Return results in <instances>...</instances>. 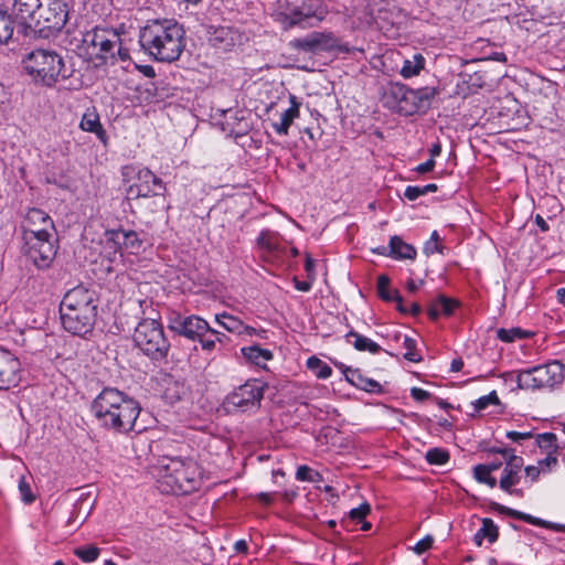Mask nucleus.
Instances as JSON below:
<instances>
[{"label":"nucleus","instance_id":"nucleus-59","mask_svg":"<svg viewBox=\"0 0 565 565\" xmlns=\"http://www.w3.org/2000/svg\"><path fill=\"white\" fill-rule=\"evenodd\" d=\"M393 301L396 302V309L402 313H408V309L403 305V297L399 295L398 290L394 289V298Z\"/></svg>","mask_w":565,"mask_h":565},{"label":"nucleus","instance_id":"nucleus-35","mask_svg":"<svg viewBox=\"0 0 565 565\" xmlns=\"http://www.w3.org/2000/svg\"><path fill=\"white\" fill-rule=\"evenodd\" d=\"M99 553L100 550L95 545H84L74 550V554L85 563L96 561Z\"/></svg>","mask_w":565,"mask_h":565},{"label":"nucleus","instance_id":"nucleus-49","mask_svg":"<svg viewBox=\"0 0 565 565\" xmlns=\"http://www.w3.org/2000/svg\"><path fill=\"white\" fill-rule=\"evenodd\" d=\"M19 490L21 492L22 500L25 503H31L34 501V495L32 494L31 488L24 478H21V480L19 482Z\"/></svg>","mask_w":565,"mask_h":565},{"label":"nucleus","instance_id":"nucleus-40","mask_svg":"<svg viewBox=\"0 0 565 565\" xmlns=\"http://www.w3.org/2000/svg\"><path fill=\"white\" fill-rule=\"evenodd\" d=\"M440 237L437 231H434L430 235V239L424 245V253L429 256L434 253H444V246L439 244Z\"/></svg>","mask_w":565,"mask_h":565},{"label":"nucleus","instance_id":"nucleus-41","mask_svg":"<svg viewBox=\"0 0 565 565\" xmlns=\"http://www.w3.org/2000/svg\"><path fill=\"white\" fill-rule=\"evenodd\" d=\"M404 348L406 349V353L404 354V358L411 362H419L422 360V356L416 352V341L408 335L404 337Z\"/></svg>","mask_w":565,"mask_h":565},{"label":"nucleus","instance_id":"nucleus-18","mask_svg":"<svg viewBox=\"0 0 565 565\" xmlns=\"http://www.w3.org/2000/svg\"><path fill=\"white\" fill-rule=\"evenodd\" d=\"M338 45L337 38L332 33L312 32L305 38L295 39L291 46L305 52L317 53L331 51Z\"/></svg>","mask_w":565,"mask_h":565},{"label":"nucleus","instance_id":"nucleus-29","mask_svg":"<svg viewBox=\"0 0 565 565\" xmlns=\"http://www.w3.org/2000/svg\"><path fill=\"white\" fill-rule=\"evenodd\" d=\"M14 30L17 26L12 8L9 13L8 10L0 7V43H8L12 39Z\"/></svg>","mask_w":565,"mask_h":565},{"label":"nucleus","instance_id":"nucleus-56","mask_svg":"<svg viewBox=\"0 0 565 565\" xmlns=\"http://www.w3.org/2000/svg\"><path fill=\"white\" fill-rule=\"evenodd\" d=\"M434 168H435V160L428 159L426 162L418 164L415 168V171L420 174H424V173L430 172Z\"/></svg>","mask_w":565,"mask_h":565},{"label":"nucleus","instance_id":"nucleus-26","mask_svg":"<svg viewBox=\"0 0 565 565\" xmlns=\"http://www.w3.org/2000/svg\"><path fill=\"white\" fill-rule=\"evenodd\" d=\"M390 257L395 259H415L416 249L411 244L405 243L399 236L394 235L390 238Z\"/></svg>","mask_w":565,"mask_h":565},{"label":"nucleus","instance_id":"nucleus-15","mask_svg":"<svg viewBox=\"0 0 565 565\" xmlns=\"http://www.w3.org/2000/svg\"><path fill=\"white\" fill-rule=\"evenodd\" d=\"M168 327L177 334L191 341H196L204 333L210 331V324L199 316H182L179 312H172L168 318Z\"/></svg>","mask_w":565,"mask_h":565},{"label":"nucleus","instance_id":"nucleus-53","mask_svg":"<svg viewBox=\"0 0 565 565\" xmlns=\"http://www.w3.org/2000/svg\"><path fill=\"white\" fill-rule=\"evenodd\" d=\"M502 458L504 462H514V460H523L521 456L515 454V449L510 447H502Z\"/></svg>","mask_w":565,"mask_h":565},{"label":"nucleus","instance_id":"nucleus-31","mask_svg":"<svg viewBox=\"0 0 565 565\" xmlns=\"http://www.w3.org/2000/svg\"><path fill=\"white\" fill-rule=\"evenodd\" d=\"M215 321L232 333L242 334V330H245V324L242 320L226 312L215 315Z\"/></svg>","mask_w":565,"mask_h":565},{"label":"nucleus","instance_id":"nucleus-58","mask_svg":"<svg viewBox=\"0 0 565 565\" xmlns=\"http://www.w3.org/2000/svg\"><path fill=\"white\" fill-rule=\"evenodd\" d=\"M525 475L531 479V481H536L540 477L541 470L536 466H527L525 467Z\"/></svg>","mask_w":565,"mask_h":565},{"label":"nucleus","instance_id":"nucleus-60","mask_svg":"<svg viewBox=\"0 0 565 565\" xmlns=\"http://www.w3.org/2000/svg\"><path fill=\"white\" fill-rule=\"evenodd\" d=\"M423 285H424V280L423 279H420L418 282H416L415 280L411 279V280L407 281L406 288H407V290L409 292H416L418 290V288L420 286H423Z\"/></svg>","mask_w":565,"mask_h":565},{"label":"nucleus","instance_id":"nucleus-55","mask_svg":"<svg viewBox=\"0 0 565 565\" xmlns=\"http://www.w3.org/2000/svg\"><path fill=\"white\" fill-rule=\"evenodd\" d=\"M305 270L307 273L308 279L315 280V278H316L315 260L309 255H307V257H306Z\"/></svg>","mask_w":565,"mask_h":565},{"label":"nucleus","instance_id":"nucleus-51","mask_svg":"<svg viewBox=\"0 0 565 565\" xmlns=\"http://www.w3.org/2000/svg\"><path fill=\"white\" fill-rule=\"evenodd\" d=\"M491 475V471L486 467V465H477L473 467V477L475 479L481 483L483 480Z\"/></svg>","mask_w":565,"mask_h":565},{"label":"nucleus","instance_id":"nucleus-20","mask_svg":"<svg viewBox=\"0 0 565 565\" xmlns=\"http://www.w3.org/2000/svg\"><path fill=\"white\" fill-rule=\"evenodd\" d=\"M22 234H28L29 231H54V223L50 215L40 209H30L21 223Z\"/></svg>","mask_w":565,"mask_h":565},{"label":"nucleus","instance_id":"nucleus-9","mask_svg":"<svg viewBox=\"0 0 565 565\" xmlns=\"http://www.w3.org/2000/svg\"><path fill=\"white\" fill-rule=\"evenodd\" d=\"M134 342L151 360L163 359L170 348L163 328L156 319L140 321L134 332Z\"/></svg>","mask_w":565,"mask_h":565},{"label":"nucleus","instance_id":"nucleus-6","mask_svg":"<svg viewBox=\"0 0 565 565\" xmlns=\"http://www.w3.org/2000/svg\"><path fill=\"white\" fill-rule=\"evenodd\" d=\"M437 94L436 87L413 89L402 83H391L385 88L384 99L391 109L404 116H411L418 111H426Z\"/></svg>","mask_w":565,"mask_h":565},{"label":"nucleus","instance_id":"nucleus-12","mask_svg":"<svg viewBox=\"0 0 565 565\" xmlns=\"http://www.w3.org/2000/svg\"><path fill=\"white\" fill-rule=\"evenodd\" d=\"M266 387L259 380H248L225 397L224 406L228 412L256 411L260 407Z\"/></svg>","mask_w":565,"mask_h":565},{"label":"nucleus","instance_id":"nucleus-22","mask_svg":"<svg viewBox=\"0 0 565 565\" xmlns=\"http://www.w3.org/2000/svg\"><path fill=\"white\" fill-rule=\"evenodd\" d=\"M458 306L459 302L456 299L449 298L441 294L429 303L427 313L429 319L435 321L439 318L440 315L446 317L451 316Z\"/></svg>","mask_w":565,"mask_h":565},{"label":"nucleus","instance_id":"nucleus-61","mask_svg":"<svg viewBox=\"0 0 565 565\" xmlns=\"http://www.w3.org/2000/svg\"><path fill=\"white\" fill-rule=\"evenodd\" d=\"M234 550L237 552V553H247L248 551V546H247V543L245 540H239V541H236L235 544H234Z\"/></svg>","mask_w":565,"mask_h":565},{"label":"nucleus","instance_id":"nucleus-21","mask_svg":"<svg viewBox=\"0 0 565 565\" xmlns=\"http://www.w3.org/2000/svg\"><path fill=\"white\" fill-rule=\"evenodd\" d=\"M343 373L345 380L360 390L369 393H380L382 391V386L377 381L364 376L358 369L345 367Z\"/></svg>","mask_w":565,"mask_h":565},{"label":"nucleus","instance_id":"nucleus-33","mask_svg":"<svg viewBox=\"0 0 565 565\" xmlns=\"http://www.w3.org/2000/svg\"><path fill=\"white\" fill-rule=\"evenodd\" d=\"M307 367L310 370L318 379H328L332 374V369L322 362L317 356H310L307 360Z\"/></svg>","mask_w":565,"mask_h":565},{"label":"nucleus","instance_id":"nucleus-45","mask_svg":"<svg viewBox=\"0 0 565 565\" xmlns=\"http://www.w3.org/2000/svg\"><path fill=\"white\" fill-rule=\"evenodd\" d=\"M92 508H93V501L89 499V497L84 495V494L81 495V498L78 499V501L75 504V510H77V515L75 519H77L79 516L82 509H84L85 513L81 520V522L83 523L86 520L87 515L89 514Z\"/></svg>","mask_w":565,"mask_h":565},{"label":"nucleus","instance_id":"nucleus-44","mask_svg":"<svg viewBox=\"0 0 565 565\" xmlns=\"http://www.w3.org/2000/svg\"><path fill=\"white\" fill-rule=\"evenodd\" d=\"M122 247V249L130 250L131 253H136L141 248V241L135 231L127 232L125 245Z\"/></svg>","mask_w":565,"mask_h":565},{"label":"nucleus","instance_id":"nucleus-48","mask_svg":"<svg viewBox=\"0 0 565 565\" xmlns=\"http://www.w3.org/2000/svg\"><path fill=\"white\" fill-rule=\"evenodd\" d=\"M434 543V539L430 535L425 536L420 541H418L415 546L413 547L414 552L418 555L425 553L428 551Z\"/></svg>","mask_w":565,"mask_h":565},{"label":"nucleus","instance_id":"nucleus-10","mask_svg":"<svg viewBox=\"0 0 565 565\" xmlns=\"http://www.w3.org/2000/svg\"><path fill=\"white\" fill-rule=\"evenodd\" d=\"M23 253L38 267L47 268L56 256L52 231H29L22 234Z\"/></svg>","mask_w":565,"mask_h":565},{"label":"nucleus","instance_id":"nucleus-1","mask_svg":"<svg viewBox=\"0 0 565 565\" xmlns=\"http://www.w3.org/2000/svg\"><path fill=\"white\" fill-rule=\"evenodd\" d=\"M140 411L136 399L115 387H105L90 404L97 425L114 434L141 431L143 427H137Z\"/></svg>","mask_w":565,"mask_h":565},{"label":"nucleus","instance_id":"nucleus-57","mask_svg":"<svg viewBox=\"0 0 565 565\" xmlns=\"http://www.w3.org/2000/svg\"><path fill=\"white\" fill-rule=\"evenodd\" d=\"M312 281L313 280H308V281H305V280H298L296 277L294 278V282H295V288L297 290H300V291H303V292H307L311 289L312 287Z\"/></svg>","mask_w":565,"mask_h":565},{"label":"nucleus","instance_id":"nucleus-38","mask_svg":"<svg viewBox=\"0 0 565 565\" xmlns=\"http://www.w3.org/2000/svg\"><path fill=\"white\" fill-rule=\"evenodd\" d=\"M127 232L128 231H125L122 228L108 230L105 232V237L108 243H113L115 249H122Z\"/></svg>","mask_w":565,"mask_h":565},{"label":"nucleus","instance_id":"nucleus-39","mask_svg":"<svg viewBox=\"0 0 565 565\" xmlns=\"http://www.w3.org/2000/svg\"><path fill=\"white\" fill-rule=\"evenodd\" d=\"M296 479L299 481L318 482L321 476L318 471L312 470L308 466H300L297 469Z\"/></svg>","mask_w":565,"mask_h":565},{"label":"nucleus","instance_id":"nucleus-54","mask_svg":"<svg viewBox=\"0 0 565 565\" xmlns=\"http://www.w3.org/2000/svg\"><path fill=\"white\" fill-rule=\"evenodd\" d=\"M411 396L417 401V402H423V401H426L428 399L431 395L429 392L423 390V388H419V387H413L411 390Z\"/></svg>","mask_w":565,"mask_h":565},{"label":"nucleus","instance_id":"nucleus-36","mask_svg":"<svg viewBox=\"0 0 565 565\" xmlns=\"http://www.w3.org/2000/svg\"><path fill=\"white\" fill-rule=\"evenodd\" d=\"M425 458L430 465L441 466L447 463L450 457L448 451L445 449L431 448L426 452Z\"/></svg>","mask_w":565,"mask_h":565},{"label":"nucleus","instance_id":"nucleus-8","mask_svg":"<svg viewBox=\"0 0 565 565\" xmlns=\"http://www.w3.org/2000/svg\"><path fill=\"white\" fill-rule=\"evenodd\" d=\"M565 379V365L559 361H551L516 374V386L519 390H543L554 388Z\"/></svg>","mask_w":565,"mask_h":565},{"label":"nucleus","instance_id":"nucleus-37","mask_svg":"<svg viewBox=\"0 0 565 565\" xmlns=\"http://www.w3.org/2000/svg\"><path fill=\"white\" fill-rule=\"evenodd\" d=\"M390 278L386 275H380L377 277V294L384 301L391 302L394 298V290L390 289Z\"/></svg>","mask_w":565,"mask_h":565},{"label":"nucleus","instance_id":"nucleus-7","mask_svg":"<svg viewBox=\"0 0 565 565\" xmlns=\"http://www.w3.org/2000/svg\"><path fill=\"white\" fill-rule=\"evenodd\" d=\"M23 67L38 83L46 86L55 84L60 77L67 78L63 58L50 50H34L23 58Z\"/></svg>","mask_w":565,"mask_h":565},{"label":"nucleus","instance_id":"nucleus-62","mask_svg":"<svg viewBox=\"0 0 565 565\" xmlns=\"http://www.w3.org/2000/svg\"><path fill=\"white\" fill-rule=\"evenodd\" d=\"M8 100H9V94L6 89V87L2 84H0V110L7 104Z\"/></svg>","mask_w":565,"mask_h":565},{"label":"nucleus","instance_id":"nucleus-2","mask_svg":"<svg viewBox=\"0 0 565 565\" xmlns=\"http://www.w3.org/2000/svg\"><path fill=\"white\" fill-rule=\"evenodd\" d=\"M139 42L156 61L172 63L185 47L184 30L174 20H152L141 29Z\"/></svg>","mask_w":565,"mask_h":565},{"label":"nucleus","instance_id":"nucleus-46","mask_svg":"<svg viewBox=\"0 0 565 565\" xmlns=\"http://www.w3.org/2000/svg\"><path fill=\"white\" fill-rule=\"evenodd\" d=\"M499 403H500L499 397H498L495 391H493L490 394L478 398L477 402L475 403V409L479 412V411L486 409L490 404L497 405Z\"/></svg>","mask_w":565,"mask_h":565},{"label":"nucleus","instance_id":"nucleus-14","mask_svg":"<svg viewBox=\"0 0 565 565\" xmlns=\"http://www.w3.org/2000/svg\"><path fill=\"white\" fill-rule=\"evenodd\" d=\"M41 4V0H13L12 12L19 35L38 39V15Z\"/></svg>","mask_w":565,"mask_h":565},{"label":"nucleus","instance_id":"nucleus-11","mask_svg":"<svg viewBox=\"0 0 565 565\" xmlns=\"http://www.w3.org/2000/svg\"><path fill=\"white\" fill-rule=\"evenodd\" d=\"M38 15V39H50L60 33L68 21L70 8L66 0H41Z\"/></svg>","mask_w":565,"mask_h":565},{"label":"nucleus","instance_id":"nucleus-50","mask_svg":"<svg viewBox=\"0 0 565 565\" xmlns=\"http://www.w3.org/2000/svg\"><path fill=\"white\" fill-rule=\"evenodd\" d=\"M422 195H425L423 186L408 185L404 191V196L409 201H415Z\"/></svg>","mask_w":565,"mask_h":565},{"label":"nucleus","instance_id":"nucleus-25","mask_svg":"<svg viewBox=\"0 0 565 565\" xmlns=\"http://www.w3.org/2000/svg\"><path fill=\"white\" fill-rule=\"evenodd\" d=\"M79 127L88 132H94L98 139L105 141L106 131L104 130L99 116L95 108H88L82 117Z\"/></svg>","mask_w":565,"mask_h":565},{"label":"nucleus","instance_id":"nucleus-64","mask_svg":"<svg viewBox=\"0 0 565 565\" xmlns=\"http://www.w3.org/2000/svg\"><path fill=\"white\" fill-rule=\"evenodd\" d=\"M139 71L147 77H154L156 72L151 65L139 66Z\"/></svg>","mask_w":565,"mask_h":565},{"label":"nucleus","instance_id":"nucleus-30","mask_svg":"<svg viewBox=\"0 0 565 565\" xmlns=\"http://www.w3.org/2000/svg\"><path fill=\"white\" fill-rule=\"evenodd\" d=\"M499 537V529L494 522L489 519H482V526L473 536V541L478 546H481L483 539H487L489 543H494Z\"/></svg>","mask_w":565,"mask_h":565},{"label":"nucleus","instance_id":"nucleus-5","mask_svg":"<svg viewBox=\"0 0 565 565\" xmlns=\"http://www.w3.org/2000/svg\"><path fill=\"white\" fill-rule=\"evenodd\" d=\"M121 174L126 182L135 180L128 190L130 199L140 200V204L145 205L149 202V199L153 198L154 210L167 207L166 185L151 170L130 164L122 167Z\"/></svg>","mask_w":565,"mask_h":565},{"label":"nucleus","instance_id":"nucleus-17","mask_svg":"<svg viewBox=\"0 0 565 565\" xmlns=\"http://www.w3.org/2000/svg\"><path fill=\"white\" fill-rule=\"evenodd\" d=\"M21 381V363L9 351L0 349V391H8Z\"/></svg>","mask_w":565,"mask_h":565},{"label":"nucleus","instance_id":"nucleus-3","mask_svg":"<svg viewBox=\"0 0 565 565\" xmlns=\"http://www.w3.org/2000/svg\"><path fill=\"white\" fill-rule=\"evenodd\" d=\"M97 302L94 289L84 285L70 289L60 305L63 328L79 337L92 332L97 316Z\"/></svg>","mask_w":565,"mask_h":565},{"label":"nucleus","instance_id":"nucleus-4","mask_svg":"<svg viewBox=\"0 0 565 565\" xmlns=\"http://www.w3.org/2000/svg\"><path fill=\"white\" fill-rule=\"evenodd\" d=\"M162 492L188 494L198 490L202 482V469L191 458H169L160 471Z\"/></svg>","mask_w":565,"mask_h":565},{"label":"nucleus","instance_id":"nucleus-16","mask_svg":"<svg viewBox=\"0 0 565 565\" xmlns=\"http://www.w3.org/2000/svg\"><path fill=\"white\" fill-rule=\"evenodd\" d=\"M84 43L97 50L96 56L102 60L114 58L115 47L120 42L119 34L113 29L95 28L84 35Z\"/></svg>","mask_w":565,"mask_h":565},{"label":"nucleus","instance_id":"nucleus-23","mask_svg":"<svg viewBox=\"0 0 565 565\" xmlns=\"http://www.w3.org/2000/svg\"><path fill=\"white\" fill-rule=\"evenodd\" d=\"M290 104L291 106L281 114L280 121L273 124V128L278 135H288L292 121L299 117L300 103L297 102L296 96L290 95Z\"/></svg>","mask_w":565,"mask_h":565},{"label":"nucleus","instance_id":"nucleus-47","mask_svg":"<svg viewBox=\"0 0 565 565\" xmlns=\"http://www.w3.org/2000/svg\"><path fill=\"white\" fill-rule=\"evenodd\" d=\"M371 507L369 503H362L360 507L352 509L349 512L350 518L355 522H362L370 513Z\"/></svg>","mask_w":565,"mask_h":565},{"label":"nucleus","instance_id":"nucleus-63","mask_svg":"<svg viewBox=\"0 0 565 565\" xmlns=\"http://www.w3.org/2000/svg\"><path fill=\"white\" fill-rule=\"evenodd\" d=\"M441 153V146L439 142L434 143L429 149L430 158L435 160L436 157H438Z\"/></svg>","mask_w":565,"mask_h":565},{"label":"nucleus","instance_id":"nucleus-52","mask_svg":"<svg viewBox=\"0 0 565 565\" xmlns=\"http://www.w3.org/2000/svg\"><path fill=\"white\" fill-rule=\"evenodd\" d=\"M507 437L514 443H520L522 440L532 438L533 434L531 431L521 433V431L510 430L507 433Z\"/></svg>","mask_w":565,"mask_h":565},{"label":"nucleus","instance_id":"nucleus-27","mask_svg":"<svg viewBox=\"0 0 565 565\" xmlns=\"http://www.w3.org/2000/svg\"><path fill=\"white\" fill-rule=\"evenodd\" d=\"M242 355L257 366H265L266 362L273 359L271 351L263 349L257 344L241 349Z\"/></svg>","mask_w":565,"mask_h":565},{"label":"nucleus","instance_id":"nucleus-24","mask_svg":"<svg viewBox=\"0 0 565 565\" xmlns=\"http://www.w3.org/2000/svg\"><path fill=\"white\" fill-rule=\"evenodd\" d=\"M257 243L260 248L271 254L273 256H280L287 252V247L282 246L276 233L269 231L260 232Z\"/></svg>","mask_w":565,"mask_h":565},{"label":"nucleus","instance_id":"nucleus-43","mask_svg":"<svg viewBox=\"0 0 565 565\" xmlns=\"http://www.w3.org/2000/svg\"><path fill=\"white\" fill-rule=\"evenodd\" d=\"M556 435L553 433H543L536 436V444L542 449H556Z\"/></svg>","mask_w":565,"mask_h":565},{"label":"nucleus","instance_id":"nucleus-42","mask_svg":"<svg viewBox=\"0 0 565 565\" xmlns=\"http://www.w3.org/2000/svg\"><path fill=\"white\" fill-rule=\"evenodd\" d=\"M217 333V330L210 327V331L204 333V335L200 337L196 341L200 342L201 348L205 352H212L216 347V340L214 334Z\"/></svg>","mask_w":565,"mask_h":565},{"label":"nucleus","instance_id":"nucleus-19","mask_svg":"<svg viewBox=\"0 0 565 565\" xmlns=\"http://www.w3.org/2000/svg\"><path fill=\"white\" fill-rule=\"evenodd\" d=\"M523 463L524 460H514V462H505L501 479L499 481L500 489H502L504 492L509 494H515L519 497L523 494L522 490L513 489V487L520 482V473Z\"/></svg>","mask_w":565,"mask_h":565},{"label":"nucleus","instance_id":"nucleus-34","mask_svg":"<svg viewBox=\"0 0 565 565\" xmlns=\"http://www.w3.org/2000/svg\"><path fill=\"white\" fill-rule=\"evenodd\" d=\"M530 335V332L522 330L521 328H511V329H499L497 331V337L503 342L510 343L515 339H522Z\"/></svg>","mask_w":565,"mask_h":565},{"label":"nucleus","instance_id":"nucleus-13","mask_svg":"<svg viewBox=\"0 0 565 565\" xmlns=\"http://www.w3.org/2000/svg\"><path fill=\"white\" fill-rule=\"evenodd\" d=\"M328 14V8L322 0H303L300 6L284 13V23L287 28H312L321 22Z\"/></svg>","mask_w":565,"mask_h":565},{"label":"nucleus","instance_id":"nucleus-28","mask_svg":"<svg viewBox=\"0 0 565 565\" xmlns=\"http://www.w3.org/2000/svg\"><path fill=\"white\" fill-rule=\"evenodd\" d=\"M345 340L351 343L358 351H369L373 354L381 351V347L376 342L353 330L345 334Z\"/></svg>","mask_w":565,"mask_h":565},{"label":"nucleus","instance_id":"nucleus-32","mask_svg":"<svg viewBox=\"0 0 565 565\" xmlns=\"http://www.w3.org/2000/svg\"><path fill=\"white\" fill-rule=\"evenodd\" d=\"M425 58L422 54H415L412 60H405L401 68V75L404 78H411L419 74L424 68Z\"/></svg>","mask_w":565,"mask_h":565}]
</instances>
